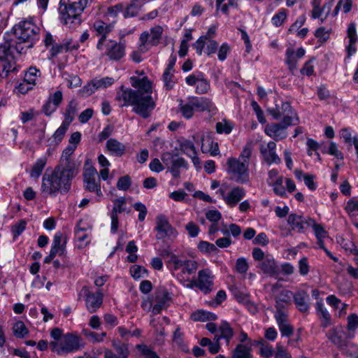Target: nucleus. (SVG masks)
Listing matches in <instances>:
<instances>
[{
	"label": "nucleus",
	"mask_w": 358,
	"mask_h": 358,
	"mask_svg": "<svg viewBox=\"0 0 358 358\" xmlns=\"http://www.w3.org/2000/svg\"><path fill=\"white\" fill-rule=\"evenodd\" d=\"M130 81L136 90L122 85L116 93L115 99L122 102V107L131 106L134 113L148 118L156 106L155 100L152 96V83L147 77L132 76Z\"/></svg>",
	"instance_id": "nucleus-1"
},
{
	"label": "nucleus",
	"mask_w": 358,
	"mask_h": 358,
	"mask_svg": "<svg viewBox=\"0 0 358 358\" xmlns=\"http://www.w3.org/2000/svg\"><path fill=\"white\" fill-rule=\"evenodd\" d=\"M40 29L29 20L20 21L13 28L15 50L17 53L25 54L39 39Z\"/></svg>",
	"instance_id": "nucleus-2"
},
{
	"label": "nucleus",
	"mask_w": 358,
	"mask_h": 358,
	"mask_svg": "<svg viewBox=\"0 0 358 358\" xmlns=\"http://www.w3.org/2000/svg\"><path fill=\"white\" fill-rule=\"evenodd\" d=\"M252 153V145L247 144L238 158L231 157L227 161V172L238 183L246 184L250 181L249 166Z\"/></svg>",
	"instance_id": "nucleus-3"
},
{
	"label": "nucleus",
	"mask_w": 358,
	"mask_h": 358,
	"mask_svg": "<svg viewBox=\"0 0 358 358\" xmlns=\"http://www.w3.org/2000/svg\"><path fill=\"white\" fill-rule=\"evenodd\" d=\"M169 263L172 271L176 272L177 279L185 284L191 282L190 276L196 273L199 263L191 259L180 257L176 255H172Z\"/></svg>",
	"instance_id": "nucleus-4"
},
{
	"label": "nucleus",
	"mask_w": 358,
	"mask_h": 358,
	"mask_svg": "<svg viewBox=\"0 0 358 358\" xmlns=\"http://www.w3.org/2000/svg\"><path fill=\"white\" fill-rule=\"evenodd\" d=\"M15 55H20V53L16 52L14 39L8 35L4 37V41L0 43V62L3 69L1 76H7L8 73L18 70Z\"/></svg>",
	"instance_id": "nucleus-5"
},
{
	"label": "nucleus",
	"mask_w": 358,
	"mask_h": 358,
	"mask_svg": "<svg viewBox=\"0 0 358 358\" xmlns=\"http://www.w3.org/2000/svg\"><path fill=\"white\" fill-rule=\"evenodd\" d=\"M88 0H68L60 3L59 12L62 22L71 27L73 23H80V16L86 8Z\"/></svg>",
	"instance_id": "nucleus-6"
},
{
	"label": "nucleus",
	"mask_w": 358,
	"mask_h": 358,
	"mask_svg": "<svg viewBox=\"0 0 358 358\" xmlns=\"http://www.w3.org/2000/svg\"><path fill=\"white\" fill-rule=\"evenodd\" d=\"M51 350L59 355H66L75 352L84 347V343L80 336L67 333L63 336L60 341L50 343Z\"/></svg>",
	"instance_id": "nucleus-7"
},
{
	"label": "nucleus",
	"mask_w": 358,
	"mask_h": 358,
	"mask_svg": "<svg viewBox=\"0 0 358 358\" xmlns=\"http://www.w3.org/2000/svg\"><path fill=\"white\" fill-rule=\"evenodd\" d=\"M78 173V171H73L72 166L62 163L57 164L51 171V174L60 189V194H64L71 188V181Z\"/></svg>",
	"instance_id": "nucleus-8"
},
{
	"label": "nucleus",
	"mask_w": 358,
	"mask_h": 358,
	"mask_svg": "<svg viewBox=\"0 0 358 358\" xmlns=\"http://www.w3.org/2000/svg\"><path fill=\"white\" fill-rule=\"evenodd\" d=\"M268 112L273 119L282 118L281 122L287 124L296 125L299 122L296 113L288 102H282L280 106L276 104L275 108H268Z\"/></svg>",
	"instance_id": "nucleus-9"
},
{
	"label": "nucleus",
	"mask_w": 358,
	"mask_h": 358,
	"mask_svg": "<svg viewBox=\"0 0 358 358\" xmlns=\"http://www.w3.org/2000/svg\"><path fill=\"white\" fill-rule=\"evenodd\" d=\"M210 101L203 97H192L185 103H180L179 109L185 119L192 117L195 111L208 110L210 108Z\"/></svg>",
	"instance_id": "nucleus-10"
},
{
	"label": "nucleus",
	"mask_w": 358,
	"mask_h": 358,
	"mask_svg": "<svg viewBox=\"0 0 358 358\" xmlns=\"http://www.w3.org/2000/svg\"><path fill=\"white\" fill-rule=\"evenodd\" d=\"M163 34V29L161 26H155L150 29V31H145L141 33L139 37L138 48L141 52H146L150 46H156L159 43Z\"/></svg>",
	"instance_id": "nucleus-11"
},
{
	"label": "nucleus",
	"mask_w": 358,
	"mask_h": 358,
	"mask_svg": "<svg viewBox=\"0 0 358 358\" xmlns=\"http://www.w3.org/2000/svg\"><path fill=\"white\" fill-rule=\"evenodd\" d=\"M83 298L90 313H96L102 306L103 294L100 291L92 292L87 286H83L78 293V299Z\"/></svg>",
	"instance_id": "nucleus-12"
},
{
	"label": "nucleus",
	"mask_w": 358,
	"mask_h": 358,
	"mask_svg": "<svg viewBox=\"0 0 358 358\" xmlns=\"http://www.w3.org/2000/svg\"><path fill=\"white\" fill-rule=\"evenodd\" d=\"M115 81L113 77H95L85 85L78 91V94L82 97H88L97 90H104L113 85Z\"/></svg>",
	"instance_id": "nucleus-13"
},
{
	"label": "nucleus",
	"mask_w": 358,
	"mask_h": 358,
	"mask_svg": "<svg viewBox=\"0 0 358 358\" xmlns=\"http://www.w3.org/2000/svg\"><path fill=\"white\" fill-rule=\"evenodd\" d=\"M214 278L215 276L210 269L208 268H203L198 272L196 278L192 280L190 285L187 286L189 287L195 286L206 294L213 289Z\"/></svg>",
	"instance_id": "nucleus-14"
},
{
	"label": "nucleus",
	"mask_w": 358,
	"mask_h": 358,
	"mask_svg": "<svg viewBox=\"0 0 358 358\" xmlns=\"http://www.w3.org/2000/svg\"><path fill=\"white\" fill-rule=\"evenodd\" d=\"M125 42L117 43L114 40L106 41L103 46V55H106L111 61L118 62L126 55Z\"/></svg>",
	"instance_id": "nucleus-15"
},
{
	"label": "nucleus",
	"mask_w": 358,
	"mask_h": 358,
	"mask_svg": "<svg viewBox=\"0 0 358 358\" xmlns=\"http://www.w3.org/2000/svg\"><path fill=\"white\" fill-rule=\"evenodd\" d=\"M97 176L98 173L95 168L85 169L83 172L84 187L87 191L96 193L98 197H102L101 184L99 180H96Z\"/></svg>",
	"instance_id": "nucleus-16"
},
{
	"label": "nucleus",
	"mask_w": 358,
	"mask_h": 358,
	"mask_svg": "<svg viewBox=\"0 0 358 358\" xmlns=\"http://www.w3.org/2000/svg\"><path fill=\"white\" fill-rule=\"evenodd\" d=\"M75 238L79 249L87 247L91 242L92 227L83 220H79L75 228Z\"/></svg>",
	"instance_id": "nucleus-17"
},
{
	"label": "nucleus",
	"mask_w": 358,
	"mask_h": 358,
	"mask_svg": "<svg viewBox=\"0 0 358 358\" xmlns=\"http://www.w3.org/2000/svg\"><path fill=\"white\" fill-rule=\"evenodd\" d=\"M155 230L157 234V239H162L165 237L175 238L178 233L173 228L164 215H159L157 217Z\"/></svg>",
	"instance_id": "nucleus-18"
},
{
	"label": "nucleus",
	"mask_w": 358,
	"mask_h": 358,
	"mask_svg": "<svg viewBox=\"0 0 358 358\" xmlns=\"http://www.w3.org/2000/svg\"><path fill=\"white\" fill-rule=\"evenodd\" d=\"M269 186L273 187V191L276 195L282 198L287 197L286 190L292 193L296 189L294 182L290 178L285 179L282 176L276 178Z\"/></svg>",
	"instance_id": "nucleus-19"
},
{
	"label": "nucleus",
	"mask_w": 358,
	"mask_h": 358,
	"mask_svg": "<svg viewBox=\"0 0 358 358\" xmlns=\"http://www.w3.org/2000/svg\"><path fill=\"white\" fill-rule=\"evenodd\" d=\"M292 124H287L283 122L271 123L265 127L264 132L275 141H280L287 136V129Z\"/></svg>",
	"instance_id": "nucleus-20"
},
{
	"label": "nucleus",
	"mask_w": 358,
	"mask_h": 358,
	"mask_svg": "<svg viewBox=\"0 0 358 358\" xmlns=\"http://www.w3.org/2000/svg\"><path fill=\"white\" fill-rule=\"evenodd\" d=\"M346 37L348 44L345 46L347 57L350 58L357 52V43L358 42V36L357 33V25L355 22H351L347 29Z\"/></svg>",
	"instance_id": "nucleus-21"
},
{
	"label": "nucleus",
	"mask_w": 358,
	"mask_h": 358,
	"mask_svg": "<svg viewBox=\"0 0 358 358\" xmlns=\"http://www.w3.org/2000/svg\"><path fill=\"white\" fill-rule=\"evenodd\" d=\"M259 150L264 161L268 165L280 163V158L275 152L276 143L275 142L269 141L266 145H262Z\"/></svg>",
	"instance_id": "nucleus-22"
},
{
	"label": "nucleus",
	"mask_w": 358,
	"mask_h": 358,
	"mask_svg": "<svg viewBox=\"0 0 358 358\" xmlns=\"http://www.w3.org/2000/svg\"><path fill=\"white\" fill-rule=\"evenodd\" d=\"M113 27L105 23L101 20H96L92 27V30L95 32L100 38L96 44V48L99 50H103V43L106 41V38L108 34L111 32Z\"/></svg>",
	"instance_id": "nucleus-23"
},
{
	"label": "nucleus",
	"mask_w": 358,
	"mask_h": 358,
	"mask_svg": "<svg viewBox=\"0 0 358 358\" xmlns=\"http://www.w3.org/2000/svg\"><path fill=\"white\" fill-rule=\"evenodd\" d=\"M180 150L187 157L191 158L192 163L196 167H200V159L198 157L197 151L194 143L188 139L182 138L178 141Z\"/></svg>",
	"instance_id": "nucleus-24"
},
{
	"label": "nucleus",
	"mask_w": 358,
	"mask_h": 358,
	"mask_svg": "<svg viewBox=\"0 0 358 358\" xmlns=\"http://www.w3.org/2000/svg\"><path fill=\"white\" fill-rule=\"evenodd\" d=\"M287 222L293 230L303 233L313 223V219L292 213L288 217Z\"/></svg>",
	"instance_id": "nucleus-25"
},
{
	"label": "nucleus",
	"mask_w": 358,
	"mask_h": 358,
	"mask_svg": "<svg viewBox=\"0 0 358 358\" xmlns=\"http://www.w3.org/2000/svg\"><path fill=\"white\" fill-rule=\"evenodd\" d=\"M257 267L268 276L276 277L278 275V266L272 255L266 254V258L257 263Z\"/></svg>",
	"instance_id": "nucleus-26"
},
{
	"label": "nucleus",
	"mask_w": 358,
	"mask_h": 358,
	"mask_svg": "<svg viewBox=\"0 0 358 358\" xmlns=\"http://www.w3.org/2000/svg\"><path fill=\"white\" fill-rule=\"evenodd\" d=\"M41 190L42 193L50 196H56L60 193V189L51 173L45 172L43 176Z\"/></svg>",
	"instance_id": "nucleus-27"
},
{
	"label": "nucleus",
	"mask_w": 358,
	"mask_h": 358,
	"mask_svg": "<svg viewBox=\"0 0 358 358\" xmlns=\"http://www.w3.org/2000/svg\"><path fill=\"white\" fill-rule=\"evenodd\" d=\"M293 299L296 308L301 313H307L310 310L309 294L303 289L296 291L293 294Z\"/></svg>",
	"instance_id": "nucleus-28"
},
{
	"label": "nucleus",
	"mask_w": 358,
	"mask_h": 358,
	"mask_svg": "<svg viewBox=\"0 0 358 358\" xmlns=\"http://www.w3.org/2000/svg\"><path fill=\"white\" fill-rule=\"evenodd\" d=\"M246 195L243 187H235L224 197L225 203L230 208L235 207Z\"/></svg>",
	"instance_id": "nucleus-29"
},
{
	"label": "nucleus",
	"mask_w": 358,
	"mask_h": 358,
	"mask_svg": "<svg viewBox=\"0 0 358 358\" xmlns=\"http://www.w3.org/2000/svg\"><path fill=\"white\" fill-rule=\"evenodd\" d=\"M67 238L64 236L61 232L55 234L50 251L53 252L56 255L64 256L66 254V245Z\"/></svg>",
	"instance_id": "nucleus-30"
},
{
	"label": "nucleus",
	"mask_w": 358,
	"mask_h": 358,
	"mask_svg": "<svg viewBox=\"0 0 358 358\" xmlns=\"http://www.w3.org/2000/svg\"><path fill=\"white\" fill-rule=\"evenodd\" d=\"M106 150L111 155L122 157L126 152V146L116 138H111L106 141Z\"/></svg>",
	"instance_id": "nucleus-31"
},
{
	"label": "nucleus",
	"mask_w": 358,
	"mask_h": 358,
	"mask_svg": "<svg viewBox=\"0 0 358 358\" xmlns=\"http://www.w3.org/2000/svg\"><path fill=\"white\" fill-rule=\"evenodd\" d=\"M78 47L79 45L78 43H73L71 41H67L60 44L53 45L50 52L52 57H55L62 52L77 50Z\"/></svg>",
	"instance_id": "nucleus-32"
},
{
	"label": "nucleus",
	"mask_w": 358,
	"mask_h": 358,
	"mask_svg": "<svg viewBox=\"0 0 358 358\" xmlns=\"http://www.w3.org/2000/svg\"><path fill=\"white\" fill-rule=\"evenodd\" d=\"M328 337L334 344L342 345L345 339L352 338L353 335H349L348 333L344 332L342 328L340 327L329 331Z\"/></svg>",
	"instance_id": "nucleus-33"
},
{
	"label": "nucleus",
	"mask_w": 358,
	"mask_h": 358,
	"mask_svg": "<svg viewBox=\"0 0 358 358\" xmlns=\"http://www.w3.org/2000/svg\"><path fill=\"white\" fill-rule=\"evenodd\" d=\"M76 148V145H69L67 146L62 152L61 159L58 164H62V163H66V164L72 166L73 168V171H78V166L76 163L71 159V156L74 152Z\"/></svg>",
	"instance_id": "nucleus-34"
},
{
	"label": "nucleus",
	"mask_w": 358,
	"mask_h": 358,
	"mask_svg": "<svg viewBox=\"0 0 358 358\" xmlns=\"http://www.w3.org/2000/svg\"><path fill=\"white\" fill-rule=\"evenodd\" d=\"M78 103L75 99L71 100L64 113V119L62 122L71 124L73 121L76 114L78 111Z\"/></svg>",
	"instance_id": "nucleus-35"
},
{
	"label": "nucleus",
	"mask_w": 358,
	"mask_h": 358,
	"mask_svg": "<svg viewBox=\"0 0 358 358\" xmlns=\"http://www.w3.org/2000/svg\"><path fill=\"white\" fill-rule=\"evenodd\" d=\"M201 149L202 152L210 153L211 156H216L220 152L217 143L214 142L210 138L203 139Z\"/></svg>",
	"instance_id": "nucleus-36"
},
{
	"label": "nucleus",
	"mask_w": 358,
	"mask_h": 358,
	"mask_svg": "<svg viewBox=\"0 0 358 358\" xmlns=\"http://www.w3.org/2000/svg\"><path fill=\"white\" fill-rule=\"evenodd\" d=\"M141 6L139 0L131 1L126 7L124 6L123 17L129 18L136 16L141 10Z\"/></svg>",
	"instance_id": "nucleus-37"
},
{
	"label": "nucleus",
	"mask_w": 358,
	"mask_h": 358,
	"mask_svg": "<svg viewBox=\"0 0 358 358\" xmlns=\"http://www.w3.org/2000/svg\"><path fill=\"white\" fill-rule=\"evenodd\" d=\"M218 331L220 335L217 334V338H219V340L221 338L225 339L227 344L229 345L231 339L234 336V331L230 324L227 322H222L219 327Z\"/></svg>",
	"instance_id": "nucleus-38"
},
{
	"label": "nucleus",
	"mask_w": 358,
	"mask_h": 358,
	"mask_svg": "<svg viewBox=\"0 0 358 358\" xmlns=\"http://www.w3.org/2000/svg\"><path fill=\"white\" fill-rule=\"evenodd\" d=\"M231 358H253L250 347L238 344L232 351Z\"/></svg>",
	"instance_id": "nucleus-39"
},
{
	"label": "nucleus",
	"mask_w": 358,
	"mask_h": 358,
	"mask_svg": "<svg viewBox=\"0 0 358 358\" xmlns=\"http://www.w3.org/2000/svg\"><path fill=\"white\" fill-rule=\"evenodd\" d=\"M41 71L36 67L31 66L24 74V80L29 84L34 86L41 77Z\"/></svg>",
	"instance_id": "nucleus-40"
},
{
	"label": "nucleus",
	"mask_w": 358,
	"mask_h": 358,
	"mask_svg": "<svg viewBox=\"0 0 358 358\" xmlns=\"http://www.w3.org/2000/svg\"><path fill=\"white\" fill-rule=\"evenodd\" d=\"M191 318L194 321H208V320H215L217 319V315L214 313L203 310H199L191 315Z\"/></svg>",
	"instance_id": "nucleus-41"
},
{
	"label": "nucleus",
	"mask_w": 358,
	"mask_h": 358,
	"mask_svg": "<svg viewBox=\"0 0 358 358\" xmlns=\"http://www.w3.org/2000/svg\"><path fill=\"white\" fill-rule=\"evenodd\" d=\"M162 161L164 165L169 168L173 165H178V162H183V158L179 157L169 152H164L162 155Z\"/></svg>",
	"instance_id": "nucleus-42"
},
{
	"label": "nucleus",
	"mask_w": 358,
	"mask_h": 358,
	"mask_svg": "<svg viewBox=\"0 0 358 358\" xmlns=\"http://www.w3.org/2000/svg\"><path fill=\"white\" fill-rule=\"evenodd\" d=\"M175 70L164 69L162 74V80L164 82V86L167 90L173 89L176 83V79L174 76Z\"/></svg>",
	"instance_id": "nucleus-43"
},
{
	"label": "nucleus",
	"mask_w": 358,
	"mask_h": 358,
	"mask_svg": "<svg viewBox=\"0 0 358 358\" xmlns=\"http://www.w3.org/2000/svg\"><path fill=\"white\" fill-rule=\"evenodd\" d=\"M46 163L47 159L45 157L38 159L31 169L30 176L34 178H38L41 175Z\"/></svg>",
	"instance_id": "nucleus-44"
},
{
	"label": "nucleus",
	"mask_w": 358,
	"mask_h": 358,
	"mask_svg": "<svg viewBox=\"0 0 358 358\" xmlns=\"http://www.w3.org/2000/svg\"><path fill=\"white\" fill-rule=\"evenodd\" d=\"M257 345L259 346V355L262 357L269 358L274 355V349L271 345L264 340L258 341Z\"/></svg>",
	"instance_id": "nucleus-45"
},
{
	"label": "nucleus",
	"mask_w": 358,
	"mask_h": 358,
	"mask_svg": "<svg viewBox=\"0 0 358 358\" xmlns=\"http://www.w3.org/2000/svg\"><path fill=\"white\" fill-rule=\"evenodd\" d=\"M82 334L90 341L96 343L102 342L103 341V338L106 336V332L97 334L96 332L92 331L88 329H83Z\"/></svg>",
	"instance_id": "nucleus-46"
},
{
	"label": "nucleus",
	"mask_w": 358,
	"mask_h": 358,
	"mask_svg": "<svg viewBox=\"0 0 358 358\" xmlns=\"http://www.w3.org/2000/svg\"><path fill=\"white\" fill-rule=\"evenodd\" d=\"M287 11L285 8H280L271 18V22L273 26L280 27L286 20Z\"/></svg>",
	"instance_id": "nucleus-47"
},
{
	"label": "nucleus",
	"mask_w": 358,
	"mask_h": 358,
	"mask_svg": "<svg viewBox=\"0 0 358 358\" xmlns=\"http://www.w3.org/2000/svg\"><path fill=\"white\" fill-rule=\"evenodd\" d=\"M352 6V0H339L333 11V15L336 16L340 10H342L344 13H348L351 10Z\"/></svg>",
	"instance_id": "nucleus-48"
},
{
	"label": "nucleus",
	"mask_w": 358,
	"mask_h": 358,
	"mask_svg": "<svg viewBox=\"0 0 358 358\" xmlns=\"http://www.w3.org/2000/svg\"><path fill=\"white\" fill-rule=\"evenodd\" d=\"M311 5H312V7H313V9H312V11H311V17L313 19H317V18H320V16L322 15V12L326 9V8H327L328 10H327V13L325 16V18L327 17L329 13V10H330V8H331V5H327V4H324V6L322 8L320 7V4L321 3H310Z\"/></svg>",
	"instance_id": "nucleus-49"
},
{
	"label": "nucleus",
	"mask_w": 358,
	"mask_h": 358,
	"mask_svg": "<svg viewBox=\"0 0 358 358\" xmlns=\"http://www.w3.org/2000/svg\"><path fill=\"white\" fill-rule=\"evenodd\" d=\"M69 124L62 122L60 127L55 131L52 135V138L55 144H59L63 140L69 127Z\"/></svg>",
	"instance_id": "nucleus-50"
},
{
	"label": "nucleus",
	"mask_w": 358,
	"mask_h": 358,
	"mask_svg": "<svg viewBox=\"0 0 358 358\" xmlns=\"http://www.w3.org/2000/svg\"><path fill=\"white\" fill-rule=\"evenodd\" d=\"M347 330L349 335H353V333L358 328V315L356 313H351L347 318Z\"/></svg>",
	"instance_id": "nucleus-51"
},
{
	"label": "nucleus",
	"mask_w": 358,
	"mask_h": 358,
	"mask_svg": "<svg viewBox=\"0 0 358 358\" xmlns=\"http://www.w3.org/2000/svg\"><path fill=\"white\" fill-rule=\"evenodd\" d=\"M113 348L118 355L117 358H128L129 355V351L128 345L121 342H114Z\"/></svg>",
	"instance_id": "nucleus-52"
},
{
	"label": "nucleus",
	"mask_w": 358,
	"mask_h": 358,
	"mask_svg": "<svg viewBox=\"0 0 358 358\" xmlns=\"http://www.w3.org/2000/svg\"><path fill=\"white\" fill-rule=\"evenodd\" d=\"M13 329L14 335L20 338H24L29 333L24 323L22 321L16 322L13 325Z\"/></svg>",
	"instance_id": "nucleus-53"
},
{
	"label": "nucleus",
	"mask_w": 358,
	"mask_h": 358,
	"mask_svg": "<svg viewBox=\"0 0 358 358\" xmlns=\"http://www.w3.org/2000/svg\"><path fill=\"white\" fill-rule=\"evenodd\" d=\"M298 60L297 57L294 55V50L287 48L286 50V63L290 71H293L296 69Z\"/></svg>",
	"instance_id": "nucleus-54"
},
{
	"label": "nucleus",
	"mask_w": 358,
	"mask_h": 358,
	"mask_svg": "<svg viewBox=\"0 0 358 358\" xmlns=\"http://www.w3.org/2000/svg\"><path fill=\"white\" fill-rule=\"evenodd\" d=\"M126 210V199L124 197L116 199L113 201V207L111 215L122 213Z\"/></svg>",
	"instance_id": "nucleus-55"
},
{
	"label": "nucleus",
	"mask_w": 358,
	"mask_h": 358,
	"mask_svg": "<svg viewBox=\"0 0 358 358\" xmlns=\"http://www.w3.org/2000/svg\"><path fill=\"white\" fill-rule=\"evenodd\" d=\"M345 209L350 216H358V199L355 197L350 199Z\"/></svg>",
	"instance_id": "nucleus-56"
},
{
	"label": "nucleus",
	"mask_w": 358,
	"mask_h": 358,
	"mask_svg": "<svg viewBox=\"0 0 358 358\" xmlns=\"http://www.w3.org/2000/svg\"><path fill=\"white\" fill-rule=\"evenodd\" d=\"M216 131L218 134H229L231 132L233 125L231 122L224 120L216 123Z\"/></svg>",
	"instance_id": "nucleus-57"
},
{
	"label": "nucleus",
	"mask_w": 358,
	"mask_h": 358,
	"mask_svg": "<svg viewBox=\"0 0 358 358\" xmlns=\"http://www.w3.org/2000/svg\"><path fill=\"white\" fill-rule=\"evenodd\" d=\"M209 89V81L207 79H206L204 78V75L202 74L196 85V92L198 94H205L208 92Z\"/></svg>",
	"instance_id": "nucleus-58"
},
{
	"label": "nucleus",
	"mask_w": 358,
	"mask_h": 358,
	"mask_svg": "<svg viewBox=\"0 0 358 358\" xmlns=\"http://www.w3.org/2000/svg\"><path fill=\"white\" fill-rule=\"evenodd\" d=\"M249 268L247 259L244 257L238 258L236 262L235 269L240 274H245Z\"/></svg>",
	"instance_id": "nucleus-59"
},
{
	"label": "nucleus",
	"mask_w": 358,
	"mask_h": 358,
	"mask_svg": "<svg viewBox=\"0 0 358 358\" xmlns=\"http://www.w3.org/2000/svg\"><path fill=\"white\" fill-rule=\"evenodd\" d=\"M293 297V293L287 289L280 291L279 294L275 297V301L285 302L288 306L291 303V298Z\"/></svg>",
	"instance_id": "nucleus-60"
},
{
	"label": "nucleus",
	"mask_w": 358,
	"mask_h": 358,
	"mask_svg": "<svg viewBox=\"0 0 358 358\" xmlns=\"http://www.w3.org/2000/svg\"><path fill=\"white\" fill-rule=\"evenodd\" d=\"M156 301L163 305L164 307L167 308L169 306L170 301H171V295L169 292L166 290L162 291L157 294Z\"/></svg>",
	"instance_id": "nucleus-61"
},
{
	"label": "nucleus",
	"mask_w": 358,
	"mask_h": 358,
	"mask_svg": "<svg viewBox=\"0 0 358 358\" xmlns=\"http://www.w3.org/2000/svg\"><path fill=\"white\" fill-rule=\"evenodd\" d=\"M131 185V180L129 176L126 175L120 177L117 182V188L119 190L127 191Z\"/></svg>",
	"instance_id": "nucleus-62"
},
{
	"label": "nucleus",
	"mask_w": 358,
	"mask_h": 358,
	"mask_svg": "<svg viewBox=\"0 0 358 358\" xmlns=\"http://www.w3.org/2000/svg\"><path fill=\"white\" fill-rule=\"evenodd\" d=\"M130 273L134 279H139L145 277L147 270L139 265H133L130 268Z\"/></svg>",
	"instance_id": "nucleus-63"
},
{
	"label": "nucleus",
	"mask_w": 358,
	"mask_h": 358,
	"mask_svg": "<svg viewBox=\"0 0 358 358\" xmlns=\"http://www.w3.org/2000/svg\"><path fill=\"white\" fill-rule=\"evenodd\" d=\"M274 352L275 358H292L291 354L280 343H277Z\"/></svg>",
	"instance_id": "nucleus-64"
}]
</instances>
